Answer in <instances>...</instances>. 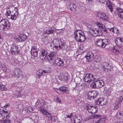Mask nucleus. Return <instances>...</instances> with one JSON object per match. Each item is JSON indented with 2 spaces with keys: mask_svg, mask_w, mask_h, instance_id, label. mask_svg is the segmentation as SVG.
Masks as SVG:
<instances>
[{
  "mask_svg": "<svg viewBox=\"0 0 123 123\" xmlns=\"http://www.w3.org/2000/svg\"><path fill=\"white\" fill-rule=\"evenodd\" d=\"M18 12L17 8L13 7L7 9L6 15L9 19L16 20L18 16Z\"/></svg>",
  "mask_w": 123,
  "mask_h": 123,
  "instance_id": "nucleus-1",
  "label": "nucleus"
},
{
  "mask_svg": "<svg viewBox=\"0 0 123 123\" xmlns=\"http://www.w3.org/2000/svg\"><path fill=\"white\" fill-rule=\"evenodd\" d=\"M75 38L78 42H83L86 38V36L83 32L80 30H77L74 32Z\"/></svg>",
  "mask_w": 123,
  "mask_h": 123,
  "instance_id": "nucleus-2",
  "label": "nucleus"
},
{
  "mask_svg": "<svg viewBox=\"0 0 123 123\" xmlns=\"http://www.w3.org/2000/svg\"><path fill=\"white\" fill-rule=\"evenodd\" d=\"M10 26L9 21L6 18H3L0 21V29L3 30H7Z\"/></svg>",
  "mask_w": 123,
  "mask_h": 123,
  "instance_id": "nucleus-3",
  "label": "nucleus"
},
{
  "mask_svg": "<svg viewBox=\"0 0 123 123\" xmlns=\"http://www.w3.org/2000/svg\"><path fill=\"white\" fill-rule=\"evenodd\" d=\"M62 42L59 39H55L51 43L50 46L53 48H55L58 50H59L60 47H61L60 44L62 43Z\"/></svg>",
  "mask_w": 123,
  "mask_h": 123,
  "instance_id": "nucleus-4",
  "label": "nucleus"
},
{
  "mask_svg": "<svg viewBox=\"0 0 123 123\" xmlns=\"http://www.w3.org/2000/svg\"><path fill=\"white\" fill-rule=\"evenodd\" d=\"M8 50H10L11 53L12 55H15L18 54L19 51L18 49V46L15 44H13L11 46H9V48H8Z\"/></svg>",
  "mask_w": 123,
  "mask_h": 123,
  "instance_id": "nucleus-5",
  "label": "nucleus"
},
{
  "mask_svg": "<svg viewBox=\"0 0 123 123\" xmlns=\"http://www.w3.org/2000/svg\"><path fill=\"white\" fill-rule=\"evenodd\" d=\"M89 32L91 35L94 37L100 36L102 35L101 30L97 28H91L90 29Z\"/></svg>",
  "mask_w": 123,
  "mask_h": 123,
  "instance_id": "nucleus-6",
  "label": "nucleus"
},
{
  "mask_svg": "<svg viewBox=\"0 0 123 123\" xmlns=\"http://www.w3.org/2000/svg\"><path fill=\"white\" fill-rule=\"evenodd\" d=\"M94 83L92 84L91 86L93 88L95 87L98 88L102 87L104 85V83L102 80H97L95 79Z\"/></svg>",
  "mask_w": 123,
  "mask_h": 123,
  "instance_id": "nucleus-7",
  "label": "nucleus"
},
{
  "mask_svg": "<svg viewBox=\"0 0 123 123\" xmlns=\"http://www.w3.org/2000/svg\"><path fill=\"white\" fill-rule=\"evenodd\" d=\"M21 72L19 68H15L11 73L12 76L18 78L21 76Z\"/></svg>",
  "mask_w": 123,
  "mask_h": 123,
  "instance_id": "nucleus-8",
  "label": "nucleus"
},
{
  "mask_svg": "<svg viewBox=\"0 0 123 123\" xmlns=\"http://www.w3.org/2000/svg\"><path fill=\"white\" fill-rule=\"evenodd\" d=\"M92 75L91 74H86L84 79V80L85 82L90 83L91 82L93 83L95 79L93 77Z\"/></svg>",
  "mask_w": 123,
  "mask_h": 123,
  "instance_id": "nucleus-9",
  "label": "nucleus"
},
{
  "mask_svg": "<svg viewBox=\"0 0 123 123\" xmlns=\"http://www.w3.org/2000/svg\"><path fill=\"white\" fill-rule=\"evenodd\" d=\"M86 108L89 113L93 114L97 113L98 110L96 107L92 105H87Z\"/></svg>",
  "mask_w": 123,
  "mask_h": 123,
  "instance_id": "nucleus-10",
  "label": "nucleus"
},
{
  "mask_svg": "<svg viewBox=\"0 0 123 123\" xmlns=\"http://www.w3.org/2000/svg\"><path fill=\"white\" fill-rule=\"evenodd\" d=\"M50 72V71L49 70H40L37 71L36 73V76L38 78H40L42 76L45 75Z\"/></svg>",
  "mask_w": 123,
  "mask_h": 123,
  "instance_id": "nucleus-11",
  "label": "nucleus"
},
{
  "mask_svg": "<svg viewBox=\"0 0 123 123\" xmlns=\"http://www.w3.org/2000/svg\"><path fill=\"white\" fill-rule=\"evenodd\" d=\"M98 95V92L96 91H90L87 94L88 98L89 100H91L96 98Z\"/></svg>",
  "mask_w": 123,
  "mask_h": 123,
  "instance_id": "nucleus-12",
  "label": "nucleus"
},
{
  "mask_svg": "<svg viewBox=\"0 0 123 123\" xmlns=\"http://www.w3.org/2000/svg\"><path fill=\"white\" fill-rule=\"evenodd\" d=\"M95 104L99 106H103L107 103L106 101L103 98H98L97 100H96L95 101Z\"/></svg>",
  "mask_w": 123,
  "mask_h": 123,
  "instance_id": "nucleus-13",
  "label": "nucleus"
},
{
  "mask_svg": "<svg viewBox=\"0 0 123 123\" xmlns=\"http://www.w3.org/2000/svg\"><path fill=\"white\" fill-rule=\"evenodd\" d=\"M102 67L103 68V70L106 72L111 70L112 68V66L111 65H110L108 63L106 62L103 63Z\"/></svg>",
  "mask_w": 123,
  "mask_h": 123,
  "instance_id": "nucleus-14",
  "label": "nucleus"
},
{
  "mask_svg": "<svg viewBox=\"0 0 123 123\" xmlns=\"http://www.w3.org/2000/svg\"><path fill=\"white\" fill-rule=\"evenodd\" d=\"M8 111H5L2 109V107H0V117H2L1 118L4 119L5 117L8 116Z\"/></svg>",
  "mask_w": 123,
  "mask_h": 123,
  "instance_id": "nucleus-15",
  "label": "nucleus"
},
{
  "mask_svg": "<svg viewBox=\"0 0 123 123\" xmlns=\"http://www.w3.org/2000/svg\"><path fill=\"white\" fill-rule=\"evenodd\" d=\"M95 44L100 48H104L106 46V44L100 39H97L95 42Z\"/></svg>",
  "mask_w": 123,
  "mask_h": 123,
  "instance_id": "nucleus-16",
  "label": "nucleus"
},
{
  "mask_svg": "<svg viewBox=\"0 0 123 123\" xmlns=\"http://www.w3.org/2000/svg\"><path fill=\"white\" fill-rule=\"evenodd\" d=\"M97 16L101 19H104L106 21H107L108 19L106 14L105 13L102 12H100L98 13Z\"/></svg>",
  "mask_w": 123,
  "mask_h": 123,
  "instance_id": "nucleus-17",
  "label": "nucleus"
},
{
  "mask_svg": "<svg viewBox=\"0 0 123 123\" xmlns=\"http://www.w3.org/2000/svg\"><path fill=\"white\" fill-rule=\"evenodd\" d=\"M47 55V51L45 50L42 49L41 50L40 53V58L42 60L45 59Z\"/></svg>",
  "mask_w": 123,
  "mask_h": 123,
  "instance_id": "nucleus-18",
  "label": "nucleus"
},
{
  "mask_svg": "<svg viewBox=\"0 0 123 123\" xmlns=\"http://www.w3.org/2000/svg\"><path fill=\"white\" fill-rule=\"evenodd\" d=\"M58 79L61 81L62 83H66L68 79V75L67 74L59 76L58 77Z\"/></svg>",
  "mask_w": 123,
  "mask_h": 123,
  "instance_id": "nucleus-19",
  "label": "nucleus"
},
{
  "mask_svg": "<svg viewBox=\"0 0 123 123\" xmlns=\"http://www.w3.org/2000/svg\"><path fill=\"white\" fill-rule=\"evenodd\" d=\"M60 90L63 93L68 94L69 93L70 91L69 88L68 87L64 86H61L59 88Z\"/></svg>",
  "mask_w": 123,
  "mask_h": 123,
  "instance_id": "nucleus-20",
  "label": "nucleus"
},
{
  "mask_svg": "<svg viewBox=\"0 0 123 123\" xmlns=\"http://www.w3.org/2000/svg\"><path fill=\"white\" fill-rule=\"evenodd\" d=\"M123 100V97L122 96H119L117 97L116 100V105H116V106L115 108L117 109L119 106L120 105V104L122 102V101Z\"/></svg>",
  "mask_w": 123,
  "mask_h": 123,
  "instance_id": "nucleus-21",
  "label": "nucleus"
},
{
  "mask_svg": "<svg viewBox=\"0 0 123 123\" xmlns=\"http://www.w3.org/2000/svg\"><path fill=\"white\" fill-rule=\"evenodd\" d=\"M120 49L119 47L117 46H115L112 48L111 52L112 54L117 55L119 53Z\"/></svg>",
  "mask_w": 123,
  "mask_h": 123,
  "instance_id": "nucleus-22",
  "label": "nucleus"
},
{
  "mask_svg": "<svg viewBox=\"0 0 123 123\" xmlns=\"http://www.w3.org/2000/svg\"><path fill=\"white\" fill-rule=\"evenodd\" d=\"M115 43L119 46L123 47V39L119 37L116 39Z\"/></svg>",
  "mask_w": 123,
  "mask_h": 123,
  "instance_id": "nucleus-23",
  "label": "nucleus"
},
{
  "mask_svg": "<svg viewBox=\"0 0 123 123\" xmlns=\"http://www.w3.org/2000/svg\"><path fill=\"white\" fill-rule=\"evenodd\" d=\"M93 54L92 52H88L87 56H86L87 61L89 62L92 61L93 59Z\"/></svg>",
  "mask_w": 123,
  "mask_h": 123,
  "instance_id": "nucleus-24",
  "label": "nucleus"
},
{
  "mask_svg": "<svg viewBox=\"0 0 123 123\" xmlns=\"http://www.w3.org/2000/svg\"><path fill=\"white\" fill-rule=\"evenodd\" d=\"M55 63L57 65L59 66H63L64 63L63 61L61 60L60 58H57L55 61Z\"/></svg>",
  "mask_w": 123,
  "mask_h": 123,
  "instance_id": "nucleus-25",
  "label": "nucleus"
},
{
  "mask_svg": "<svg viewBox=\"0 0 123 123\" xmlns=\"http://www.w3.org/2000/svg\"><path fill=\"white\" fill-rule=\"evenodd\" d=\"M56 55V53L54 51L52 52L47 56V58L48 60H51Z\"/></svg>",
  "mask_w": 123,
  "mask_h": 123,
  "instance_id": "nucleus-26",
  "label": "nucleus"
},
{
  "mask_svg": "<svg viewBox=\"0 0 123 123\" xmlns=\"http://www.w3.org/2000/svg\"><path fill=\"white\" fill-rule=\"evenodd\" d=\"M116 117L118 119L123 120V111H118L117 113Z\"/></svg>",
  "mask_w": 123,
  "mask_h": 123,
  "instance_id": "nucleus-27",
  "label": "nucleus"
},
{
  "mask_svg": "<svg viewBox=\"0 0 123 123\" xmlns=\"http://www.w3.org/2000/svg\"><path fill=\"white\" fill-rule=\"evenodd\" d=\"M61 47H60V49H68L69 45V44L67 45L66 43L64 44L62 42L61 43Z\"/></svg>",
  "mask_w": 123,
  "mask_h": 123,
  "instance_id": "nucleus-28",
  "label": "nucleus"
},
{
  "mask_svg": "<svg viewBox=\"0 0 123 123\" xmlns=\"http://www.w3.org/2000/svg\"><path fill=\"white\" fill-rule=\"evenodd\" d=\"M40 111L42 112L43 114L45 115L48 117H49L50 116H51V114L50 113L48 112L46 110L44 109L43 108H42L40 109Z\"/></svg>",
  "mask_w": 123,
  "mask_h": 123,
  "instance_id": "nucleus-29",
  "label": "nucleus"
},
{
  "mask_svg": "<svg viewBox=\"0 0 123 123\" xmlns=\"http://www.w3.org/2000/svg\"><path fill=\"white\" fill-rule=\"evenodd\" d=\"M96 24L98 26L99 29L101 30H103L104 32H107V30L105 28H104L103 26V25L102 24L98 22H97L96 23Z\"/></svg>",
  "mask_w": 123,
  "mask_h": 123,
  "instance_id": "nucleus-30",
  "label": "nucleus"
},
{
  "mask_svg": "<svg viewBox=\"0 0 123 123\" xmlns=\"http://www.w3.org/2000/svg\"><path fill=\"white\" fill-rule=\"evenodd\" d=\"M38 51V49L31 50V55L35 57H37V55Z\"/></svg>",
  "mask_w": 123,
  "mask_h": 123,
  "instance_id": "nucleus-31",
  "label": "nucleus"
},
{
  "mask_svg": "<svg viewBox=\"0 0 123 123\" xmlns=\"http://www.w3.org/2000/svg\"><path fill=\"white\" fill-rule=\"evenodd\" d=\"M82 117L80 115H78L74 119V122H80L82 120Z\"/></svg>",
  "mask_w": 123,
  "mask_h": 123,
  "instance_id": "nucleus-32",
  "label": "nucleus"
},
{
  "mask_svg": "<svg viewBox=\"0 0 123 123\" xmlns=\"http://www.w3.org/2000/svg\"><path fill=\"white\" fill-rule=\"evenodd\" d=\"M55 31L54 30L52 29H47L44 31L45 33L47 34H52Z\"/></svg>",
  "mask_w": 123,
  "mask_h": 123,
  "instance_id": "nucleus-33",
  "label": "nucleus"
},
{
  "mask_svg": "<svg viewBox=\"0 0 123 123\" xmlns=\"http://www.w3.org/2000/svg\"><path fill=\"white\" fill-rule=\"evenodd\" d=\"M106 3L107 7L110 10V11L112 12L113 10L111 3L108 0L107 1Z\"/></svg>",
  "mask_w": 123,
  "mask_h": 123,
  "instance_id": "nucleus-34",
  "label": "nucleus"
},
{
  "mask_svg": "<svg viewBox=\"0 0 123 123\" xmlns=\"http://www.w3.org/2000/svg\"><path fill=\"white\" fill-rule=\"evenodd\" d=\"M83 83L82 82L80 83L78 85H76V88L79 91H81L82 90L83 88Z\"/></svg>",
  "mask_w": 123,
  "mask_h": 123,
  "instance_id": "nucleus-35",
  "label": "nucleus"
},
{
  "mask_svg": "<svg viewBox=\"0 0 123 123\" xmlns=\"http://www.w3.org/2000/svg\"><path fill=\"white\" fill-rule=\"evenodd\" d=\"M70 9L72 11H74L76 8V6L73 3H71L70 5Z\"/></svg>",
  "mask_w": 123,
  "mask_h": 123,
  "instance_id": "nucleus-36",
  "label": "nucleus"
},
{
  "mask_svg": "<svg viewBox=\"0 0 123 123\" xmlns=\"http://www.w3.org/2000/svg\"><path fill=\"white\" fill-rule=\"evenodd\" d=\"M49 117H48L49 119L52 122H55L56 121L57 117L55 116H53L51 117V116H50Z\"/></svg>",
  "mask_w": 123,
  "mask_h": 123,
  "instance_id": "nucleus-37",
  "label": "nucleus"
},
{
  "mask_svg": "<svg viewBox=\"0 0 123 123\" xmlns=\"http://www.w3.org/2000/svg\"><path fill=\"white\" fill-rule=\"evenodd\" d=\"M74 81L76 82V85H78L82 82L81 79L80 78H76L74 80Z\"/></svg>",
  "mask_w": 123,
  "mask_h": 123,
  "instance_id": "nucleus-38",
  "label": "nucleus"
},
{
  "mask_svg": "<svg viewBox=\"0 0 123 123\" xmlns=\"http://www.w3.org/2000/svg\"><path fill=\"white\" fill-rule=\"evenodd\" d=\"M72 116V115L71 114H70L69 115H67L66 116L67 117H65V120L68 121H71V117Z\"/></svg>",
  "mask_w": 123,
  "mask_h": 123,
  "instance_id": "nucleus-39",
  "label": "nucleus"
},
{
  "mask_svg": "<svg viewBox=\"0 0 123 123\" xmlns=\"http://www.w3.org/2000/svg\"><path fill=\"white\" fill-rule=\"evenodd\" d=\"M106 33L107 34V35L106 36V37H107V39L109 40H110L112 38V37L113 36V35L112 34H111L108 31Z\"/></svg>",
  "mask_w": 123,
  "mask_h": 123,
  "instance_id": "nucleus-40",
  "label": "nucleus"
},
{
  "mask_svg": "<svg viewBox=\"0 0 123 123\" xmlns=\"http://www.w3.org/2000/svg\"><path fill=\"white\" fill-rule=\"evenodd\" d=\"M11 123L10 121H8L5 118L2 119L0 121V123Z\"/></svg>",
  "mask_w": 123,
  "mask_h": 123,
  "instance_id": "nucleus-41",
  "label": "nucleus"
},
{
  "mask_svg": "<svg viewBox=\"0 0 123 123\" xmlns=\"http://www.w3.org/2000/svg\"><path fill=\"white\" fill-rule=\"evenodd\" d=\"M21 38V39L22 40V41H24L25 40L27 37V36L25 35L21 34L19 36Z\"/></svg>",
  "mask_w": 123,
  "mask_h": 123,
  "instance_id": "nucleus-42",
  "label": "nucleus"
},
{
  "mask_svg": "<svg viewBox=\"0 0 123 123\" xmlns=\"http://www.w3.org/2000/svg\"><path fill=\"white\" fill-rule=\"evenodd\" d=\"M7 89L6 86L3 85L2 84V85L1 86V87H0V90L2 91H5L7 90Z\"/></svg>",
  "mask_w": 123,
  "mask_h": 123,
  "instance_id": "nucleus-43",
  "label": "nucleus"
},
{
  "mask_svg": "<svg viewBox=\"0 0 123 123\" xmlns=\"http://www.w3.org/2000/svg\"><path fill=\"white\" fill-rule=\"evenodd\" d=\"M117 10L118 11L117 13L118 16L119 14H120L121 13H123V10L121 8H117Z\"/></svg>",
  "mask_w": 123,
  "mask_h": 123,
  "instance_id": "nucleus-44",
  "label": "nucleus"
},
{
  "mask_svg": "<svg viewBox=\"0 0 123 123\" xmlns=\"http://www.w3.org/2000/svg\"><path fill=\"white\" fill-rule=\"evenodd\" d=\"M105 119L101 118L98 120L97 122H95V123H104L105 122Z\"/></svg>",
  "mask_w": 123,
  "mask_h": 123,
  "instance_id": "nucleus-45",
  "label": "nucleus"
},
{
  "mask_svg": "<svg viewBox=\"0 0 123 123\" xmlns=\"http://www.w3.org/2000/svg\"><path fill=\"white\" fill-rule=\"evenodd\" d=\"M107 29H109V31H111L114 33V30H116L117 31L118 30V29L115 28H110V29H109V28H108Z\"/></svg>",
  "mask_w": 123,
  "mask_h": 123,
  "instance_id": "nucleus-46",
  "label": "nucleus"
},
{
  "mask_svg": "<svg viewBox=\"0 0 123 123\" xmlns=\"http://www.w3.org/2000/svg\"><path fill=\"white\" fill-rule=\"evenodd\" d=\"M41 103H40V101L39 100L37 101L35 103V106H37L38 105H39L40 107H41Z\"/></svg>",
  "mask_w": 123,
  "mask_h": 123,
  "instance_id": "nucleus-47",
  "label": "nucleus"
},
{
  "mask_svg": "<svg viewBox=\"0 0 123 123\" xmlns=\"http://www.w3.org/2000/svg\"><path fill=\"white\" fill-rule=\"evenodd\" d=\"M2 68V70H3V71L5 72H6V68L5 66H1Z\"/></svg>",
  "mask_w": 123,
  "mask_h": 123,
  "instance_id": "nucleus-48",
  "label": "nucleus"
},
{
  "mask_svg": "<svg viewBox=\"0 0 123 123\" xmlns=\"http://www.w3.org/2000/svg\"><path fill=\"white\" fill-rule=\"evenodd\" d=\"M16 40L19 42H21L22 41V40L21 39V38H20L19 36L18 37H17L16 38Z\"/></svg>",
  "mask_w": 123,
  "mask_h": 123,
  "instance_id": "nucleus-49",
  "label": "nucleus"
},
{
  "mask_svg": "<svg viewBox=\"0 0 123 123\" xmlns=\"http://www.w3.org/2000/svg\"><path fill=\"white\" fill-rule=\"evenodd\" d=\"M27 110L30 112H32L33 110V108L31 107H28L27 108Z\"/></svg>",
  "mask_w": 123,
  "mask_h": 123,
  "instance_id": "nucleus-50",
  "label": "nucleus"
},
{
  "mask_svg": "<svg viewBox=\"0 0 123 123\" xmlns=\"http://www.w3.org/2000/svg\"><path fill=\"white\" fill-rule=\"evenodd\" d=\"M55 98H56V99L55 100H56L57 102L59 103L61 102V101L60 99L59 98H58L57 96L55 97Z\"/></svg>",
  "mask_w": 123,
  "mask_h": 123,
  "instance_id": "nucleus-51",
  "label": "nucleus"
},
{
  "mask_svg": "<svg viewBox=\"0 0 123 123\" xmlns=\"http://www.w3.org/2000/svg\"><path fill=\"white\" fill-rule=\"evenodd\" d=\"M119 17L122 19H123V13H121L120 14H119Z\"/></svg>",
  "mask_w": 123,
  "mask_h": 123,
  "instance_id": "nucleus-52",
  "label": "nucleus"
},
{
  "mask_svg": "<svg viewBox=\"0 0 123 123\" xmlns=\"http://www.w3.org/2000/svg\"><path fill=\"white\" fill-rule=\"evenodd\" d=\"M9 105L10 104L9 103L6 104L5 105L3 106V107H2V109H5L7 107L9 106Z\"/></svg>",
  "mask_w": 123,
  "mask_h": 123,
  "instance_id": "nucleus-53",
  "label": "nucleus"
},
{
  "mask_svg": "<svg viewBox=\"0 0 123 123\" xmlns=\"http://www.w3.org/2000/svg\"><path fill=\"white\" fill-rule=\"evenodd\" d=\"M36 49H38L37 48L36 46H35V45H34V46H32L31 50Z\"/></svg>",
  "mask_w": 123,
  "mask_h": 123,
  "instance_id": "nucleus-54",
  "label": "nucleus"
},
{
  "mask_svg": "<svg viewBox=\"0 0 123 123\" xmlns=\"http://www.w3.org/2000/svg\"><path fill=\"white\" fill-rule=\"evenodd\" d=\"M22 95H21V94L20 93H18V95H16V97H20Z\"/></svg>",
  "mask_w": 123,
  "mask_h": 123,
  "instance_id": "nucleus-55",
  "label": "nucleus"
},
{
  "mask_svg": "<svg viewBox=\"0 0 123 123\" xmlns=\"http://www.w3.org/2000/svg\"><path fill=\"white\" fill-rule=\"evenodd\" d=\"M98 117V116L97 115H95L93 116V118H96Z\"/></svg>",
  "mask_w": 123,
  "mask_h": 123,
  "instance_id": "nucleus-56",
  "label": "nucleus"
},
{
  "mask_svg": "<svg viewBox=\"0 0 123 123\" xmlns=\"http://www.w3.org/2000/svg\"><path fill=\"white\" fill-rule=\"evenodd\" d=\"M100 2L102 3H104L105 1V0H99Z\"/></svg>",
  "mask_w": 123,
  "mask_h": 123,
  "instance_id": "nucleus-57",
  "label": "nucleus"
},
{
  "mask_svg": "<svg viewBox=\"0 0 123 123\" xmlns=\"http://www.w3.org/2000/svg\"><path fill=\"white\" fill-rule=\"evenodd\" d=\"M3 14V12H0V18H1L2 15Z\"/></svg>",
  "mask_w": 123,
  "mask_h": 123,
  "instance_id": "nucleus-58",
  "label": "nucleus"
},
{
  "mask_svg": "<svg viewBox=\"0 0 123 123\" xmlns=\"http://www.w3.org/2000/svg\"><path fill=\"white\" fill-rule=\"evenodd\" d=\"M115 123H123V121H122L120 122H116Z\"/></svg>",
  "mask_w": 123,
  "mask_h": 123,
  "instance_id": "nucleus-59",
  "label": "nucleus"
},
{
  "mask_svg": "<svg viewBox=\"0 0 123 123\" xmlns=\"http://www.w3.org/2000/svg\"><path fill=\"white\" fill-rule=\"evenodd\" d=\"M2 39L0 37V43L2 41Z\"/></svg>",
  "mask_w": 123,
  "mask_h": 123,
  "instance_id": "nucleus-60",
  "label": "nucleus"
},
{
  "mask_svg": "<svg viewBox=\"0 0 123 123\" xmlns=\"http://www.w3.org/2000/svg\"><path fill=\"white\" fill-rule=\"evenodd\" d=\"M74 123H80V122H77V123H76V122H74Z\"/></svg>",
  "mask_w": 123,
  "mask_h": 123,
  "instance_id": "nucleus-61",
  "label": "nucleus"
},
{
  "mask_svg": "<svg viewBox=\"0 0 123 123\" xmlns=\"http://www.w3.org/2000/svg\"><path fill=\"white\" fill-rule=\"evenodd\" d=\"M1 78V76H0V78Z\"/></svg>",
  "mask_w": 123,
  "mask_h": 123,
  "instance_id": "nucleus-62",
  "label": "nucleus"
},
{
  "mask_svg": "<svg viewBox=\"0 0 123 123\" xmlns=\"http://www.w3.org/2000/svg\"><path fill=\"white\" fill-rule=\"evenodd\" d=\"M117 34H118V32H117Z\"/></svg>",
  "mask_w": 123,
  "mask_h": 123,
  "instance_id": "nucleus-63",
  "label": "nucleus"
}]
</instances>
